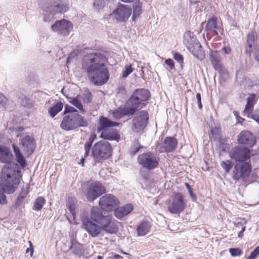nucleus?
Segmentation results:
<instances>
[{"label": "nucleus", "mask_w": 259, "mask_h": 259, "mask_svg": "<svg viewBox=\"0 0 259 259\" xmlns=\"http://www.w3.org/2000/svg\"><path fill=\"white\" fill-rule=\"evenodd\" d=\"M107 62L106 56L100 53L88 54L83 57L81 68L94 85H102L109 80L110 74L106 65Z\"/></svg>", "instance_id": "obj_1"}, {"label": "nucleus", "mask_w": 259, "mask_h": 259, "mask_svg": "<svg viewBox=\"0 0 259 259\" xmlns=\"http://www.w3.org/2000/svg\"><path fill=\"white\" fill-rule=\"evenodd\" d=\"M19 182V171L10 167L8 164L4 165L0 174V186L5 193H13Z\"/></svg>", "instance_id": "obj_2"}, {"label": "nucleus", "mask_w": 259, "mask_h": 259, "mask_svg": "<svg viewBox=\"0 0 259 259\" xmlns=\"http://www.w3.org/2000/svg\"><path fill=\"white\" fill-rule=\"evenodd\" d=\"M120 123L112 121L107 117L101 116L99 117L97 127V132L99 137L108 141L118 142L120 136L117 130L112 127L119 126Z\"/></svg>", "instance_id": "obj_3"}, {"label": "nucleus", "mask_w": 259, "mask_h": 259, "mask_svg": "<svg viewBox=\"0 0 259 259\" xmlns=\"http://www.w3.org/2000/svg\"><path fill=\"white\" fill-rule=\"evenodd\" d=\"M150 97V94L148 90L144 89H137L126 101V105L135 114L139 109H141L146 105V102Z\"/></svg>", "instance_id": "obj_4"}, {"label": "nucleus", "mask_w": 259, "mask_h": 259, "mask_svg": "<svg viewBox=\"0 0 259 259\" xmlns=\"http://www.w3.org/2000/svg\"><path fill=\"white\" fill-rule=\"evenodd\" d=\"M183 38L184 44L191 54L199 60H203L204 51L194 33L187 30L184 33Z\"/></svg>", "instance_id": "obj_5"}, {"label": "nucleus", "mask_w": 259, "mask_h": 259, "mask_svg": "<svg viewBox=\"0 0 259 259\" xmlns=\"http://www.w3.org/2000/svg\"><path fill=\"white\" fill-rule=\"evenodd\" d=\"M68 7L60 0H54L48 2L43 8L44 11V21L50 22L53 21L54 15L67 11Z\"/></svg>", "instance_id": "obj_6"}, {"label": "nucleus", "mask_w": 259, "mask_h": 259, "mask_svg": "<svg viewBox=\"0 0 259 259\" xmlns=\"http://www.w3.org/2000/svg\"><path fill=\"white\" fill-rule=\"evenodd\" d=\"M251 171V166L249 162H238L233 168L232 178L235 181L242 180L243 182L251 183L254 181L256 177L251 179L250 178Z\"/></svg>", "instance_id": "obj_7"}, {"label": "nucleus", "mask_w": 259, "mask_h": 259, "mask_svg": "<svg viewBox=\"0 0 259 259\" xmlns=\"http://www.w3.org/2000/svg\"><path fill=\"white\" fill-rule=\"evenodd\" d=\"M112 151V148L109 142L100 141L94 145L92 153L96 161L102 162L111 156Z\"/></svg>", "instance_id": "obj_8"}, {"label": "nucleus", "mask_w": 259, "mask_h": 259, "mask_svg": "<svg viewBox=\"0 0 259 259\" xmlns=\"http://www.w3.org/2000/svg\"><path fill=\"white\" fill-rule=\"evenodd\" d=\"M81 227L93 238L98 237L101 233V225L91 220L88 213H82L80 216Z\"/></svg>", "instance_id": "obj_9"}, {"label": "nucleus", "mask_w": 259, "mask_h": 259, "mask_svg": "<svg viewBox=\"0 0 259 259\" xmlns=\"http://www.w3.org/2000/svg\"><path fill=\"white\" fill-rule=\"evenodd\" d=\"M137 161L143 167L151 170L158 166L159 159L153 153L148 152L140 154L138 157Z\"/></svg>", "instance_id": "obj_10"}, {"label": "nucleus", "mask_w": 259, "mask_h": 259, "mask_svg": "<svg viewBox=\"0 0 259 259\" xmlns=\"http://www.w3.org/2000/svg\"><path fill=\"white\" fill-rule=\"evenodd\" d=\"M149 120L148 113L142 110L136 114L132 120L133 130L135 132L143 131L147 126Z\"/></svg>", "instance_id": "obj_11"}, {"label": "nucleus", "mask_w": 259, "mask_h": 259, "mask_svg": "<svg viewBox=\"0 0 259 259\" xmlns=\"http://www.w3.org/2000/svg\"><path fill=\"white\" fill-rule=\"evenodd\" d=\"M229 155L231 158L237 163L246 162L250 157V151L248 148L237 146L231 150Z\"/></svg>", "instance_id": "obj_12"}, {"label": "nucleus", "mask_w": 259, "mask_h": 259, "mask_svg": "<svg viewBox=\"0 0 259 259\" xmlns=\"http://www.w3.org/2000/svg\"><path fill=\"white\" fill-rule=\"evenodd\" d=\"M105 192L106 189L102 184L99 182H95L88 186L85 195L88 201H93Z\"/></svg>", "instance_id": "obj_13"}, {"label": "nucleus", "mask_w": 259, "mask_h": 259, "mask_svg": "<svg viewBox=\"0 0 259 259\" xmlns=\"http://www.w3.org/2000/svg\"><path fill=\"white\" fill-rule=\"evenodd\" d=\"M119 200L114 195L108 194L102 196L99 200V205L103 210L111 211L116 208Z\"/></svg>", "instance_id": "obj_14"}, {"label": "nucleus", "mask_w": 259, "mask_h": 259, "mask_svg": "<svg viewBox=\"0 0 259 259\" xmlns=\"http://www.w3.org/2000/svg\"><path fill=\"white\" fill-rule=\"evenodd\" d=\"M186 205L183 195L177 193L172 197V201L168 205V210L172 213L177 214L184 209Z\"/></svg>", "instance_id": "obj_15"}, {"label": "nucleus", "mask_w": 259, "mask_h": 259, "mask_svg": "<svg viewBox=\"0 0 259 259\" xmlns=\"http://www.w3.org/2000/svg\"><path fill=\"white\" fill-rule=\"evenodd\" d=\"M73 26L72 23L65 19H62L59 21H56L55 23L51 26V29L59 34L67 36L71 32Z\"/></svg>", "instance_id": "obj_16"}, {"label": "nucleus", "mask_w": 259, "mask_h": 259, "mask_svg": "<svg viewBox=\"0 0 259 259\" xmlns=\"http://www.w3.org/2000/svg\"><path fill=\"white\" fill-rule=\"evenodd\" d=\"M115 18L118 21H126L132 14V9L127 5L120 4L114 11Z\"/></svg>", "instance_id": "obj_17"}, {"label": "nucleus", "mask_w": 259, "mask_h": 259, "mask_svg": "<svg viewBox=\"0 0 259 259\" xmlns=\"http://www.w3.org/2000/svg\"><path fill=\"white\" fill-rule=\"evenodd\" d=\"M237 141L240 144L252 147L256 143V138L252 133L248 131H243L238 135Z\"/></svg>", "instance_id": "obj_18"}, {"label": "nucleus", "mask_w": 259, "mask_h": 259, "mask_svg": "<svg viewBox=\"0 0 259 259\" xmlns=\"http://www.w3.org/2000/svg\"><path fill=\"white\" fill-rule=\"evenodd\" d=\"M21 148L23 151L28 155H31L35 148V143L33 138L29 135H25L21 139Z\"/></svg>", "instance_id": "obj_19"}, {"label": "nucleus", "mask_w": 259, "mask_h": 259, "mask_svg": "<svg viewBox=\"0 0 259 259\" xmlns=\"http://www.w3.org/2000/svg\"><path fill=\"white\" fill-rule=\"evenodd\" d=\"M103 213L102 209L98 206H93L91 210L89 217L91 221L98 224H101L109 217Z\"/></svg>", "instance_id": "obj_20"}, {"label": "nucleus", "mask_w": 259, "mask_h": 259, "mask_svg": "<svg viewBox=\"0 0 259 259\" xmlns=\"http://www.w3.org/2000/svg\"><path fill=\"white\" fill-rule=\"evenodd\" d=\"M101 231H104L106 233L111 234L116 233L118 231V227L115 222L112 221V217H109L101 224Z\"/></svg>", "instance_id": "obj_21"}, {"label": "nucleus", "mask_w": 259, "mask_h": 259, "mask_svg": "<svg viewBox=\"0 0 259 259\" xmlns=\"http://www.w3.org/2000/svg\"><path fill=\"white\" fill-rule=\"evenodd\" d=\"M178 141L175 138L167 137L164 139L161 152H172L176 149Z\"/></svg>", "instance_id": "obj_22"}, {"label": "nucleus", "mask_w": 259, "mask_h": 259, "mask_svg": "<svg viewBox=\"0 0 259 259\" xmlns=\"http://www.w3.org/2000/svg\"><path fill=\"white\" fill-rule=\"evenodd\" d=\"M209 60L215 70H221L222 68V58L220 52L211 51L209 53Z\"/></svg>", "instance_id": "obj_23"}, {"label": "nucleus", "mask_w": 259, "mask_h": 259, "mask_svg": "<svg viewBox=\"0 0 259 259\" xmlns=\"http://www.w3.org/2000/svg\"><path fill=\"white\" fill-rule=\"evenodd\" d=\"M112 116L114 119H119L125 116H132L134 115L133 110L129 108L126 104L123 107H120L114 110L112 113Z\"/></svg>", "instance_id": "obj_24"}, {"label": "nucleus", "mask_w": 259, "mask_h": 259, "mask_svg": "<svg viewBox=\"0 0 259 259\" xmlns=\"http://www.w3.org/2000/svg\"><path fill=\"white\" fill-rule=\"evenodd\" d=\"M218 18L216 17H213L210 18L207 22L205 31L206 34H212L213 35L218 34L217 30L219 29L220 26L218 25Z\"/></svg>", "instance_id": "obj_25"}, {"label": "nucleus", "mask_w": 259, "mask_h": 259, "mask_svg": "<svg viewBox=\"0 0 259 259\" xmlns=\"http://www.w3.org/2000/svg\"><path fill=\"white\" fill-rule=\"evenodd\" d=\"M13 154L10 149L6 146L0 145V161L11 164Z\"/></svg>", "instance_id": "obj_26"}, {"label": "nucleus", "mask_w": 259, "mask_h": 259, "mask_svg": "<svg viewBox=\"0 0 259 259\" xmlns=\"http://www.w3.org/2000/svg\"><path fill=\"white\" fill-rule=\"evenodd\" d=\"M60 127L65 131L75 129L72 114L65 115L60 124Z\"/></svg>", "instance_id": "obj_27"}, {"label": "nucleus", "mask_w": 259, "mask_h": 259, "mask_svg": "<svg viewBox=\"0 0 259 259\" xmlns=\"http://www.w3.org/2000/svg\"><path fill=\"white\" fill-rule=\"evenodd\" d=\"M256 94H250L247 99V104L243 111L244 116L249 117L252 113V111L255 103Z\"/></svg>", "instance_id": "obj_28"}, {"label": "nucleus", "mask_w": 259, "mask_h": 259, "mask_svg": "<svg viewBox=\"0 0 259 259\" xmlns=\"http://www.w3.org/2000/svg\"><path fill=\"white\" fill-rule=\"evenodd\" d=\"M133 210L132 204H128L123 207L116 208L114 212L115 216L118 219H121L129 214Z\"/></svg>", "instance_id": "obj_29"}, {"label": "nucleus", "mask_w": 259, "mask_h": 259, "mask_svg": "<svg viewBox=\"0 0 259 259\" xmlns=\"http://www.w3.org/2000/svg\"><path fill=\"white\" fill-rule=\"evenodd\" d=\"M151 228V224L148 221H143L137 228V236H144L146 235L150 232Z\"/></svg>", "instance_id": "obj_30"}, {"label": "nucleus", "mask_w": 259, "mask_h": 259, "mask_svg": "<svg viewBox=\"0 0 259 259\" xmlns=\"http://www.w3.org/2000/svg\"><path fill=\"white\" fill-rule=\"evenodd\" d=\"M257 37L256 33L254 31L250 32L247 37V47L246 48V53L250 56L252 52V47L254 46V41Z\"/></svg>", "instance_id": "obj_31"}, {"label": "nucleus", "mask_w": 259, "mask_h": 259, "mask_svg": "<svg viewBox=\"0 0 259 259\" xmlns=\"http://www.w3.org/2000/svg\"><path fill=\"white\" fill-rule=\"evenodd\" d=\"M75 128L78 127H87L88 125L87 120L84 117L77 113H72Z\"/></svg>", "instance_id": "obj_32"}, {"label": "nucleus", "mask_w": 259, "mask_h": 259, "mask_svg": "<svg viewBox=\"0 0 259 259\" xmlns=\"http://www.w3.org/2000/svg\"><path fill=\"white\" fill-rule=\"evenodd\" d=\"M12 148L17 162L19 163L22 168H24L26 166V160L22 154L21 151L18 146L15 144H13Z\"/></svg>", "instance_id": "obj_33"}, {"label": "nucleus", "mask_w": 259, "mask_h": 259, "mask_svg": "<svg viewBox=\"0 0 259 259\" xmlns=\"http://www.w3.org/2000/svg\"><path fill=\"white\" fill-rule=\"evenodd\" d=\"M12 148L17 162L19 163L22 168H24L26 166V160L22 154L21 151L18 146L15 144H13Z\"/></svg>", "instance_id": "obj_34"}, {"label": "nucleus", "mask_w": 259, "mask_h": 259, "mask_svg": "<svg viewBox=\"0 0 259 259\" xmlns=\"http://www.w3.org/2000/svg\"><path fill=\"white\" fill-rule=\"evenodd\" d=\"M64 103L61 101L56 102L54 105L48 109V113L52 118H54L63 109Z\"/></svg>", "instance_id": "obj_35"}, {"label": "nucleus", "mask_w": 259, "mask_h": 259, "mask_svg": "<svg viewBox=\"0 0 259 259\" xmlns=\"http://www.w3.org/2000/svg\"><path fill=\"white\" fill-rule=\"evenodd\" d=\"M29 191V186L26 185L22 188L21 191L19 194L15 202L16 206H20L24 201Z\"/></svg>", "instance_id": "obj_36"}, {"label": "nucleus", "mask_w": 259, "mask_h": 259, "mask_svg": "<svg viewBox=\"0 0 259 259\" xmlns=\"http://www.w3.org/2000/svg\"><path fill=\"white\" fill-rule=\"evenodd\" d=\"M142 4L140 1H135L133 5V15L132 19L134 21H136L137 17L139 16L142 12Z\"/></svg>", "instance_id": "obj_37"}, {"label": "nucleus", "mask_w": 259, "mask_h": 259, "mask_svg": "<svg viewBox=\"0 0 259 259\" xmlns=\"http://www.w3.org/2000/svg\"><path fill=\"white\" fill-rule=\"evenodd\" d=\"M70 100H69V103L70 104H71L73 106L77 108L81 114H85V110L83 108L81 101L79 100L77 97L73 98H70Z\"/></svg>", "instance_id": "obj_38"}, {"label": "nucleus", "mask_w": 259, "mask_h": 259, "mask_svg": "<svg viewBox=\"0 0 259 259\" xmlns=\"http://www.w3.org/2000/svg\"><path fill=\"white\" fill-rule=\"evenodd\" d=\"M71 243L72 245L70 249L72 250L73 253L79 256L82 255L83 254V250L81 244L75 241L73 242L72 240Z\"/></svg>", "instance_id": "obj_39"}, {"label": "nucleus", "mask_w": 259, "mask_h": 259, "mask_svg": "<svg viewBox=\"0 0 259 259\" xmlns=\"http://www.w3.org/2000/svg\"><path fill=\"white\" fill-rule=\"evenodd\" d=\"M46 203V200L43 197H37L34 202L32 209L34 210L39 211Z\"/></svg>", "instance_id": "obj_40"}, {"label": "nucleus", "mask_w": 259, "mask_h": 259, "mask_svg": "<svg viewBox=\"0 0 259 259\" xmlns=\"http://www.w3.org/2000/svg\"><path fill=\"white\" fill-rule=\"evenodd\" d=\"M246 227L241 222H238L235 224L234 229L235 232L238 233V238H242L243 236V233L245 231Z\"/></svg>", "instance_id": "obj_41"}, {"label": "nucleus", "mask_w": 259, "mask_h": 259, "mask_svg": "<svg viewBox=\"0 0 259 259\" xmlns=\"http://www.w3.org/2000/svg\"><path fill=\"white\" fill-rule=\"evenodd\" d=\"M96 135L95 134H92L90 136L88 141H87L85 143V144L84 145V149L85 151V155H88V154L90 152V149L92 147V144H93L94 140L96 139Z\"/></svg>", "instance_id": "obj_42"}, {"label": "nucleus", "mask_w": 259, "mask_h": 259, "mask_svg": "<svg viewBox=\"0 0 259 259\" xmlns=\"http://www.w3.org/2000/svg\"><path fill=\"white\" fill-rule=\"evenodd\" d=\"M20 103L22 106L28 108H31L33 107V103L29 98L26 96H22L20 98Z\"/></svg>", "instance_id": "obj_43"}, {"label": "nucleus", "mask_w": 259, "mask_h": 259, "mask_svg": "<svg viewBox=\"0 0 259 259\" xmlns=\"http://www.w3.org/2000/svg\"><path fill=\"white\" fill-rule=\"evenodd\" d=\"M133 71V69L131 65H125L124 67V69L122 72V77L123 78L127 77Z\"/></svg>", "instance_id": "obj_44"}, {"label": "nucleus", "mask_w": 259, "mask_h": 259, "mask_svg": "<svg viewBox=\"0 0 259 259\" xmlns=\"http://www.w3.org/2000/svg\"><path fill=\"white\" fill-rule=\"evenodd\" d=\"M221 165L222 167L225 169L226 172H229L232 166V163L230 160L223 161Z\"/></svg>", "instance_id": "obj_45"}, {"label": "nucleus", "mask_w": 259, "mask_h": 259, "mask_svg": "<svg viewBox=\"0 0 259 259\" xmlns=\"http://www.w3.org/2000/svg\"><path fill=\"white\" fill-rule=\"evenodd\" d=\"M93 6L97 10H100L104 7V0H94Z\"/></svg>", "instance_id": "obj_46"}, {"label": "nucleus", "mask_w": 259, "mask_h": 259, "mask_svg": "<svg viewBox=\"0 0 259 259\" xmlns=\"http://www.w3.org/2000/svg\"><path fill=\"white\" fill-rule=\"evenodd\" d=\"M174 59L180 65H182L184 63V57L183 55L179 53L176 52L174 55Z\"/></svg>", "instance_id": "obj_47"}, {"label": "nucleus", "mask_w": 259, "mask_h": 259, "mask_svg": "<svg viewBox=\"0 0 259 259\" xmlns=\"http://www.w3.org/2000/svg\"><path fill=\"white\" fill-rule=\"evenodd\" d=\"M74 113H77V110L76 109L68 105L65 106V109L63 112L64 114H66L67 113L72 114Z\"/></svg>", "instance_id": "obj_48"}, {"label": "nucleus", "mask_w": 259, "mask_h": 259, "mask_svg": "<svg viewBox=\"0 0 259 259\" xmlns=\"http://www.w3.org/2000/svg\"><path fill=\"white\" fill-rule=\"evenodd\" d=\"M5 192L4 191V189L2 188H0V204H5L7 203V200L6 198V196L5 194Z\"/></svg>", "instance_id": "obj_49"}, {"label": "nucleus", "mask_w": 259, "mask_h": 259, "mask_svg": "<svg viewBox=\"0 0 259 259\" xmlns=\"http://www.w3.org/2000/svg\"><path fill=\"white\" fill-rule=\"evenodd\" d=\"M229 252L232 256H236L241 254L242 251L239 248H230L229 249Z\"/></svg>", "instance_id": "obj_50"}, {"label": "nucleus", "mask_w": 259, "mask_h": 259, "mask_svg": "<svg viewBox=\"0 0 259 259\" xmlns=\"http://www.w3.org/2000/svg\"><path fill=\"white\" fill-rule=\"evenodd\" d=\"M259 255V246H257L255 249L252 251L250 255L247 259H255Z\"/></svg>", "instance_id": "obj_51"}, {"label": "nucleus", "mask_w": 259, "mask_h": 259, "mask_svg": "<svg viewBox=\"0 0 259 259\" xmlns=\"http://www.w3.org/2000/svg\"><path fill=\"white\" fill-rule=\"evenodd\" d=\"M7 104V98L3 94L0 93V105L5 108Z\"/></svg>", "instance_id": "obj_52"}, {"label": "nucleus", "mask_w": 259, "mask_h": 259, "mask_svg": "<svg viewBox=\"0 0 259 259\" xmlns=\"http://www.w3.org/2000/svg\"><path fill=\"white\" fill-rule=\"evenodd\" d=\"M92 94L89 91H87L83 94V100L87 103L92 101Z\"/></svg>", "instance_id": "obj_53"}, {"label": "nucleus", "mask_w": 259, "mask_h": 259, "mask_svg": "<svg viewBox=\"0 0 259 259\" xmlns=\"http://www.w3.org/2000/svg\"><path fill=\"white\" fill-rule=\"evenodd\" d=\"M251 117L256 122L259 123V109L256 110L253 114H251Z\"/></svg>", "instance_id": "obj_54"}, {"label": "nucleus", "mask_w": 259, "mask_h": 259, "mask_svg": "<svg viewBox=\"0 0 259 259\" xmlns=\"http://www.w3.org/2000/svg\"><path fill=\"white\" fill-rule=\"evenodd\" d=\"M165 63L169 67V69L172 70L175 68V63L171 59H166L165 60Z\"/></svg>", "instance_id": "obj_55"}, {"label": "nucleus", "mask_w": 259, "mask_h": 259, "mask_svg": "<svg viewBox=\"0 0 259 259\" xmlns=\"http://www.w3.org/2000/svg\"><path fill=\"white\" fill-rule=\"evenodd\" d=\"M249 86L253 87L259 85V79L257 77H253L250 81Z\"/></svg>", "instance_id": "obj_56"}, {"label": "nucleus", "mask_w": 259, "mask_h": 259, "mask_svg": "<svg viewBox=\"0 0 259 259\" xmlns=\"http://www.w3.org/2000/svg\"><path fill=\"white\" fill-rule=\"evenodd\" d=\"M185 186H186V188H187V189L189 191V194H190V196L191 197V198L193 199V200H195L196 199V196L193 193L192 190L190 186L189 185V184H188V183H185Z\"/></svg>", "instance_id": "obj_57"}, {"label": "nucleus", "mask_w": 259, "mask_h": 259, "mask_svg": "<svg viewBox=\"0 0 259 259\" xmlns=\"http://www.w3.org/2000/svg\"><path fill=\"white\" fill-rule=\"evenodd\" d=\"M140 146H134L130 150V154L132 156L135 155L140 149Z\"/></svg>", "instance_id": "obj_58"}, {"label": "nucleus", "mask_w": 259, "mask_h": 259, "mask_svg": "<svg viewBox=\"0 0 259 259\" xmlns=\"http://www.w3.org/2000/svg\"><path fill=\"white\" fill-rule=\"evenodd\" d=\"M197 4L196 7V11L197 12H201L204 9V5L201 2H197L195 4Z\"/></svg>", "instance_id": "obj_59"}, {"label": "nucleus", "mask_w": 259, "mask_h": 259, "mask_svg": "<svg viewBox=\"0 0 259 259\" xmlns=\"http://www.w3.org/2000/svg\"><path fill=\"white\" fill-rule=\"evenodd\" d=\"M196 98L197 101V104L198 108L201 109L202 108V105L201 103V95L199 93L196 94Z\"/></svg>", "instance_id": "obj_60"}, {"label": "nucleus", "mask_w": 259, "mask_h": 259, "mask_svg": "<svg viewBox=\"0 0 259 259\" xmlns=\"http://www.w3.org/2000/svg\"><path fill=\"white\" fill-rule=\"evenodd\" d=\"M28 243L29 244V248H28L26 250V253H28L29 252H30V256L32 257L33 256V252H34V249L33 247V244L31 241H29Z\"/></svg>", "instance_id": "obj_61"}, {"label": "nucleus", "mask_w": 259, "mask_h": 259, "mask_svg": "<svg viewBox=\"0 0 259 259\" xmlns=\"http://www.w3.org/2000/svg\"><path fill=\"white\" fill-rule=\"evenodd\" d=\"M222 51L225 54H229L231 52V49L229 47H223L222 49Z\"/></svg>", "instance_id": "obj_62"}, {"label": "nucleus", "mask_w": 259, "mask_h": 259, "mask_svg": "<svg viewBox=\"0 0 259 259\" xmlns=\"http://www.w3.org/2000/svg\"><path fill=\"white\" fill-rule=\"evenodd\" d=\"M114 257L116 259H120V258H122V257L121 256H120V255H118V254H115Z\"/></svg>", "instance_id": "obj_63"}, {"label": "nucleus", "mask_w": 259, "mask_h": 259, "mask_svg": "<svg viewBox=\"0 0 259 259\" xmlns=\"http://www.w3.org/2000/svg\"><path fill=\"white\" fill-rule=\"evenodd\" d=\"M68 208L69 209L70 211L73 214L74 209H73L72 206H69Z\"/></svg>", "instance_id": "obj_64"}]
</instances>
